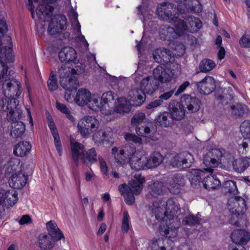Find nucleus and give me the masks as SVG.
Returning a JSON list of instances; mask_svg holds the SVG:
<instances>
[{
	"label": "nucleus",
	"mask_w": 250,
	"mask_h": 250,
	"mask_svg": "<svg viewBox=\"0 0 250 250\" xmlns=\"http://www.w3.org/2000/svg\"><path fill=\"white\" fill-rule=\"evenodd\" d=\"M10 47L0 48V80L3 81L2 88L4 97L0 99V109L7 110H14L16 106V100L13 97L14 94L19 97L21 93L20 83L14 79V72H8L7 62H13V55Z\"/></svg>",
	"instance_id": "obj_1"
},
{
	"label": "nucleus",
	"mask_w": 250,
	"mask_h": 250,
	"mask_svg": "<svg viewBox=\"0 0 250 250\" xmlns=\"http://www.w3.org/2000/svg\"><path fill=\"white\" fill-rule=\"evenodd\" d=\"M162 207L165 209V217L160 226V233L168 238H174L177 235L179 226L177 216L180 213V204L176 199H169L166 202L159 199L157 201V212Z\"/></svg>",
	"instance_id": "obj_2"
},
{
	"label": "nucleus",
	"mask_w": 250,
	"mask_h": 250,
	"mask_svg": "<svg viewBox=\"0 0 250 250\" xmlns=\"http://www.w3.org/2000/svg\"><path fill=\"white\" fill-rule=\"evenodd\" d=\"M136 148L133 145L126 144L120 147H113L111 154L114 156L115 162L122 166L130 163L132 169L136 171L145 169V162L146 157L145 154L137 153Z\"/></svg>",
	"instance_id": "obj_3"
},
{
	"label": "nucleus",
	"mask_w": 250,
	"mask_h": 250,
	"mask_svg": "<svg viewBox=\"0 0 250 250\" xmlns=\"http://www.w3.org/2000/svg\"><path fill=\"white\" fill-rule=\"evenodd\" d=\"M220 153V151L217 149H214L208 152L205 155L203 159V163L208 167L204 168V171L197 169L191 171L189 178L191 185H196L197 182H200L202 177L205 176V172L209 173H213V169L211 167H217L219 164L220 159L219 158L216 159L212 157V155L213 154H216Z\"/></svg>",
	"instance_id": "obj_4"
},
{
	"label": "nucleus",
	"mask_w": 250,
	"mask_h": 250,
	"mask_svg": "<svg viewBox=\"0 0 250 250\" xmlns=\"http://www.w3.org/2000/svg\"><path fill=\"white\" fill-rule=\"evenodd\" d=\"M169 22L173 24L176 28V31L179 35L182 34L185 31H188L190 32L197 31L202 27V22L198 18L190 17L188 20L189 26L182 20L180 19L175 15H170L169 17V13H167Z\"/></svg>",
	"instance_id": "obj_5"
},
{
	"label": "nucleus",
	"mask_w": 250,
	"mask_h": 250,
	"mask_svg": "<svg viewBox=\"0 0 250 250\" xmlns=\"http://www.w3.org/2000/svg\"><path fill=\"white\" fill-rule=\"evenodd\" d=\"M228 207L232 214L229 220L230 223L238 226L239 224L238 217L241 215H243L246 210V201L241 197H233L229 199Z\"/></svg>",
	"instance_id": "obj_6"
},
{
	"label": "nucleus",
	"mask_w": 250,
	"mask_h": 250,
	"mask_svg": "<svg viewBox=\"0 0 250 250\" xmlns=\"http://www.w3.org/2000/svg\"><path fill=\"white\" fill-rule=\"evenodd\" d=\"M61 85L66 90L72 91L77 89L79 82L76 77L70 73V69L65 64L59 69Z\"/></svg>",
	"instance_id": "obj_7"
},
{
	"label": "nucleus",
	"mask_w": 250,
	"mask_h": 250,
	"mask_svg": "<svg viewBox=\"0 0 250 250\" xmlns=\"http://www.w3.org/2000/svg\"><path fill=\"white\" fill-rule=\"evenodd\" d=\"M148 184L146 197L148 201L152 202V205L149 207L148 210L149 215L147 217V223L149 226H152L155 229L156 221V206H155L156 186L153 180L149 182Z\"/></svg>",
	"instance_id": "obj_8"
},
{
	"label": "nucleus",
	"mask_w": 250,
	"mask_h": 250,
	"mask_svg": "<svg viewBox=\"0 0 250 250\" xmlns=\"http://www.w3.org/2000/svg\"><path fill=\"white\" fill-rule=\"evenodd\" d=\"M99 126V122L94 116H86L82 118L78 123V128L82 136L88 138L91 133L96 130Z\"/></svg>",
	"instance_id": "obj_9"
},
{
	"label": "nucleus",
	"mask_w": 250,
	"mask_h": 250,
	"mask_svg": "<svg viewBox=\"0 0 250 250\" xmlns=\"http://www.w3.org/2000/svg\"><path fill=\"white\" fill-rule=\"evenodd\" d=\"M182 179L180 174H177L173 175L172 180L173 183L170 184L168 185V183H170L171 181L169 179L165 178L162 181L157 183V194H160L165 191L167 188L170 193L173 194H178L180 192V188L179 187V182Z\"/></svg>",
	"instance_id": "obj_10"
},
{
	"label": "nucleus",
	"mask_w": 250,
	"mask_h": 250,
	"mask_svg": "<svg viewBox=\"0 0 250 250\" xmlns=\"http://www.w3.org/2000/svg\"><path fill=\"white\" fill-rule=\"evenodd\" d=\"M135 177L136 179L130 180L128 185L123 184L119 187V190L122 195H124L127 191L135 194L136 195L140 194L145 179L144 177L140 175H138V177L136 175Z\"/></svg>",
	"instance_id": "obj_11"
},
{
	"label": "nucleus",
	"mask_w": 250,
	"mask_h": 250,
	"mask_svg": "<svg viewBox=\"0 0 250 250\" xmlns=\"http://www.w3.org/2000/svg\"><path fill=\"white\" fill-rule=\"evenodd\" d=\"M194 159L193 155L188 152L176 154L170 160V165L172 167L186 168L190 167Z\"/></svg>",
	"instance_id": "obj_12"
},
{
	"label": "nucleus",
	"mask_w": 250,
	"mask_h": 250,
	"mask_svg": "<svg viewBox=\"0 0 250 250\" xmlns=\"http://www.w3.org/2000/svg\"><path fill=\"white\" fill-rule=\"evenodd\" d=\"M20 115L17 116L16 113L13 110H10L7 114V119L13 123L12 130L11 135L14 138L20 137L25 130V125L22 122H18L20 119Z\"/></svg>",
	"instance_id": "obj_13"
},
{
	"label": "nucleus",
	"mask_w": 250,
	"mask_h": 250,
	"mask_svg": "<svg viewBox=\"0 0 250 250\" xmlns=\"http://www.w3.org/2000/svg\"><path fill=\"white\" fill-rule=\"evenodd\" d=\"M197 88L200 93L204 94L211 93L216 88L214 79L211 76H206L201 81L196 83Z\"/></svg>",
	"instance_id": "obj_14"
},
{
	"label": "nucleus",
	"mask_w": 250,
	"mask_h": 250,
	"mask_svg": "<svg viewBox=\"0 0 250 250\" xmlns=\"http://www.w3.org/2000/svg\"><path fill=\"white\" fill-rule=\"evenodd\" d=\"M56 23H55L53 20H52L48 26V32L52 35L66 28L67 20L65 16L57 15L56 17Z\"/></svg>",
	"instance_id": "obj_15"
},
{
	"label": "nucleus",
	"mask_w": 250,
	"mask_h": 250,
	"mask_svg": "<svg viewBox=\"0 0 250 250\" xmlns=\"http://www.w3.org/2000/svg\"><path fill=\"white\" fill-rule=\"evenodd\" d=\"M56 241L46 233L40 234L37 238L38 245L41 250H52Z\"/></svg>",
	"instance_id": "obj_16"
},
{
	"label": "nucleus",
	"mask_w": 250,
	"mask_h": 250,
	"mask_svg": "<svg viewBox=\"0 0 250 250\" xmlns=\"http://www.w3.org/2000/svg\"><path fill=\"white\" fill-rule=\"evenodd\" d=\"M169 110L173 119L180 120L185 115L184 105L176 101H172L169 104Z\"/></svg>",
	"instance_id": "obj_17"
},
{
	"label": "nucleus",
	"mask_w": 250,
	"mask_h": 250,
	"mask_svg": "<svg viewBox=\"0 0 250 250\" xmlns=\"http://www.w3.org/2000/svg\"><path fill=\"white\" fill-rule=\"evenodd\" d=\"M181 100L187 106L188 110L190 113L196 112L200 108L201 102L195 97L185 94L182 96Z\"/></svg>",
	"instance_id": "obj_18"
},
{
	"label": "nucleus",
	"mask_w": 250,
	"mask_h": 250,
	"mask_svg": "<svg viewBox=\"0 0 250 250\" xmlns=\"http://www.w3.org/2000/svg\"><path fill=\"white\" fill-rule=\"evenodd\" d=\"M27 180V175L20 172L12 174L9 180V184L14 188H21L25 185Z\"/></svg>",
	"instance_id": "obj_19"
},
{
	"label": "nucleus",
	"mask_w": 250,
	"mask_h": 250,
	"mask_svg": "<svg viewBox=\"0 0 250 250\" xmlns=\"http://www.w3.org/2000/svg\"><path fill=\"white\" fill-rule=\"evenodd\" d=\"M72 157L75 165L77 166L79 164V159L80 154L84 153V146L77 142L74 139H70Z\"/></svg>",
	"instance_id": "obj_20"
},
{
	"label": "nucleus",
	"mask_w": 250,
	"mask_h": 250,
	"mask_svg": "<svg viewBox=\"0 0 250 250\" xmlns=\"http://www.w3.org/2000/svg\"><path fill=\"white\" fill-rule=\"evenodd\" d=\"M232 242L236 244H246L250 239L249 233L242 229L234 230L231 234Z\"/></svg>",
	"instance_id": "obj_21"
},
{
	"label": "nucleus",
	"mask_w": 250,
	"mask_h": 250,
	"mask_svg": "<svg viewBox=\"0 0 250 250\" xmlns=\"http://www.w3.org/2000/svg\"><path fill=\"white\" fill-rule=\"evenodd\" d=\"M59 57L62 62H68L73 61L77 58L76 51L72 47H65L59 53Z\"/></svg>",
	"instance_id": "obj_22"
},
{
	"label": "nucleus",
	"mask_w": 250,
	"mask_h": 250,
	"mask_svg": "<svg viewBox=\"0 0 250 250\" xmlns=\"http://www.w3.org/2000/svg\"><path fill=\"white\" fill-rule=\"evenodd\" d=\"M48 235H50L56 241L60 240L63 238L64 239L62 232L58 227L56 223L53 221H50L46 224Z\"/></svg>",
	"instance_id": "obj_23"
},
{
	"label": "nucleus",
	"mask_w": 250,
	"mask_h": 250,
	"mask_svg": "<svg viewBox=\"0 0 250 250\" xmlns=\"http://www.w3.org/2000/svg\"><path fill=\"white\" fill-rule=\"evenodd\" d=\"M203 184L206 189L210 190L218 188L221 182L216 175L209 174L204 178Z\"/></svg>",
	"instance_id": "obj_24"
},
{
	"label": "nucleus",
	"mask_w": 250,
	"mask_h": 250,
	"mask_svg": "<svg viewBox=\"0 0 250 250\" xmlns=\"http://www.w3.org/2000/svg\"><path fill=\"white\" fill-rule=\"evenodd\" d=\"M130 100L133 102V104L140 106L145 101V94L141 89L135 88L130 91L129 93Z\"/></svg>",
	"instance_id": "obj_25"
},
{
	"label": "nucleus",
	"mask_w": 250,
	"mask_h": 250,
	"mask_svg": "<svg viewBox=\"0 0 250 250\" xmlns=\"http://www.w3.org/2000/svg\"><path fill=\"white\" fill-rule=\"evenodd\" d=\"M160 70L162 72L157 78V80L161 83H167L171 80L174 73L166 65L157 66V71Z\"/></svg>",
	"instance_id": "obj_26"
},
{
	"label": "nucleus",
	"mask_w": 250,
	"mask_h": 250,
	"mask_svg": "<svg viewBox=\"0 0 250 250\" xmlns=\"http://www.w3.org/2000/svg\"><path fill=\"white\" fill-rule=\"evenodd\" d=\"M91 95L88 90L81 88L78 91L74 100L77 104L83 106L87 104Z\"/></svg>",
	"instance_id": "obj_27"
},
{
	"label": "nucleus",
	"mask_w": 250,
	"mask_h": 250,
	"mask_svg": "<svg viewBox=\"0 0 250 250\" xmlns=\"http://www.w3.org/2000/svg\"><path fill=\"white\" fill-rule=\"evenodd\" d=\"M7 198H8L7 202L9 205L13 206L18 201V193L16 191L10 192L9 191L7 192L3 189H0V205L2 204Z\"/></svg>",
	"instance_id": "obj_28"
},
{
	"label": "nucleus",
	"mask_w": 250,
	"mask_h": 250,
	"mask_svg": "<svg viewBox=\"0 0 250 250\" xmlns=\"http://www.w3.org/2000/svg\"><path fill=\"white\" fill-rule=\"evenodd\" d=\"M116 111L117 113H128L131 109L130 102L125 98H119L115 104Z\"/></svg>",
	"instance_id": "obj_29"
},
{
	"label": "nucleus",
	"mask_w": 250,
	"mask_h": 250,
	"mask_svg": "<svg viewBox=\"0 0 250 250\" xmlns=\"http://www.w3.org/2000/svg\"><path fill=\"white\" fill-rule=\"evenodd\" d=\"M31 148V146L28 142H20L15 146L14 153L18 156L23 157L30 151Z\"/></svg>",
	"instance_id": "obj_30"
},
{
	"label": "nucleus",
	"mask_w": 250,
	"mask_h": 250,
	"mask_svg": "<svg viewBox=\"0 0 250 250\" xmlns=\"http://www.w3.org/2000/svg\"><path fill=\"white\" fill-rule=\"evenodd\" d=\"M157 54L159 56V58L157 57V62L161 63V65L167 64L170 62L171 53L169 49L165 48H157Z\"/></svg>",
	"instance_id": "obj_31"
},
{
	"label": "nucleus",
	"mask_w": 250,
	"mask_h": 250,
	"mask_svg": "<svg viewBox=\"0 0 250 250\" xmlns=\"http://www.w3.org/2000/svg\"><path fill=\"white\" fill-rule=\"evenodd\" d=\"M82 159L84 164H92L97 161V152L94 148H92L85 151L82 155Z\"/></svg>",
	"instance_id": "obj_32"
},
{
	"label": "nucleus",
	"mask_w": 250,
	"mask_h": 250,
	"mask_svg": "<svg viewBox=\"0 0 250 250\" xmlns=\"http://www.w3.org/2000/svg\"><path fill=\"white\" fill-rule=\"evenodd\" d=\"M215 66L216 63L213 60L204 59L200 62L199 69L201 72L208 73L212 70Z\"/></svg>",
	"instance_id": "obj_33"
},
{
	"label": "nucleus",
	"mask_w": 250,
	"mask_h": 250,
	"mask_svg": "<svg viewBox=\"0 0 250 250\" xmlns=\"http://www.w3.org/2000/svg\"><path fill=\"white\" fill-rule=\"evenodd\" d=\"M232 164L234 170L239 173L243 172L249 166L248 160L242 158L235 160Z\"/></svg>",
	"instance_id": "obj_34"
},
{
	"label": "nucleus",
	"mask_w": 250,
	"mask_h": 250,
	"mask_svg": "<svg viewBox=\"0 0 250 250\" xmlns=\"http://www.w3.org/2000/svg\"><path fill=\"white\" fill-rule=\"evenodd\" d=\"M115 104H101L99 109L105 115H113L116 113Z\"/></svg>",
	"instance_id": "obj_35"
},
{
	"label": "nucleus",
	"mask_w": 250,
	"mask_h": 250,
	"mask_svg": "<svg viewBox=\"0 0 250 250\" xmlns=\"http://www.w3.org/2000/svg\"><path fill=\"white\" fill-rule=\"evenodd\" d=\"M56 107L62 113L64 114L71 122H74L75 121V119L72 115L71 109L59 102H56Z\"/></svg>",
	"instance_id": "obj_36"
},
{
	"label": "nucleus",
	"mask_w": 250,
	"mask_h": 250,
	"mask_svg": "<svg viewBox=\"0 0 250 250\" xmlns=\"http://www.w3.org/2000/svg\"><path fill=\"white\" fill-rule=\"evenodd\" d=\"M108 136L106 133L102 130H99L95 132L93 135V140L97 145L100 144L104 143L108 140Z\"/></svg>",
	"instance_id": "obj_37"
},
{
	"label": "nucleus",
	"mask_w": 250,
	"mask_h": 250,
	"mask_svg": "<svg viewBox=\"0 0 250 250\" xmlns=\"http://www.w3.org/2000/svg\"><path fill=\"white\" fill-rule=\"evenodd\" d=\"M99 97L97 95H93L90 96L88 102L87 104L88 107L93 110H98L101 105V101H99Z\"/></svg>",
	"instance_id": "obj_38"
},
{
	"label": "nucleus",
	"mask_w": 250,
	"mask_h": 250,
	"mask_svg": "<svg viewBox=\"0 0 250 250\" xmlns=\"http://www.w3.org/2000/svg\"><path fill=\"white\" fill-rule=\"evenodd\" d=\"M116 97V94L112 91L104 92L101 96V104H115L114 100Z\"/></svg>",
	"instance_id": "obj_39"
},
{
	"label": "nucleus",
	"mask_w": 250,
	"mask_h": 250,
	"mask_svg": "<svg viewBox=\"0 0 250 250\" xmlns=\"http://www.w3.org/2000/svg\"><path fill=\"white\" fill-rule=\"evenodd\" d=\"M20 160L16 158H12L8 162L5 171L6 173H14L19 167Z\"/></svg>",
	"instance_id": "obj_40"
},
{
	"label": "nucleus",
	"mask_w": 250,
	"mask_h": 250,
	"mask_svg": "<svg viewBox=\"0 0 250 250\" xmlns=\"http://www.w3.org/2000/svg\"><path fill=\"white\" fill-rule=\"evenodd\" d=\"M183 224L188 226H194L200 222L199 218L193 215L189 214L186 216L183 220Z\"/></svg>",
	"instance_id": "obj_41"
},
{
	"label": "nucleus",
	"mask_w": 250,
	"mask_h": 250,
	"mask_svg": "<svg viewBox=\"0 0 250 250\" xmlns=\"http://www.w3.org/2000/svg\"><path fill=\"white\" fill-rule=\"evenodd\" d=\"M240 131L244 138L250 137V121H245L241 124Z\"/></svg>",
	"instance_id": "obj_42"
},
{
	"label": "nucleus",
	"mask_w": 250,
	"mask_h": 250,
	"mask_svg": "<svg viewBox=\"0 0 250 250\" xmlns=\"http://www.w3.org/2000/svg\"><path fill=\"white\" fill-rule=\"evenodd\" d=\"M129 219L130 217L127 211H125L121 227L122 231L124 233L127 232L129 229Z\"/></svg>",
	"instance_id": "obj_43"
},
{
	"label": "nucleus",
	"mask_w": 250,
	"mask_h": 250,
	"mask_svg": "<svg viewBox=\"0 0 250 250\" xmlns=\"http://www.w3.org/2000/svg\"><path fill=\"white\" fill-rule=\"evenodd\" d=\"M231 114L235 117L242 116L244 112V106L241 104H236L231 106Z\"/></svg>",
	"instance_id": "obj_44"
},
{
	"label": "nucleus",
	"mask_w": 250,
	"mask_h": 250,
	"mask_svg": "<svg viewBox=\"0 0 250 250\" xmlns=\"http://www.w3.org/2000/svg\"><path fill=\"white\" fill-rule=\"evenodd\" d=\"M156 89V79L155 77H153V80H150V82L148 83L147 86L144 90H142L144 93H145L148 94H152Z\"/></svg>",
	"instance_id": "obj_45"
},
{
	"label": "nucleus",
	"mask_w": 250,
	"mask_h": 250,
	"mask_svg": "<svg viewBox=\"0 0 250 250\" xmlns=\"http://www.w3.org/2000/svg\"><path fill=\"white\" fill-rule=\"evenodd\" d=\"M145 114L143 112H139L135 114L131 119V125H138L144 121L145 119Z\"/></svg>",
	"instance_id": "obj_46"
},
{
	"label": "nucleus",
	"mask_w": 250,
	"mask_h": 250,
	"mask_svg": "<svg viewBox=\"0 0 250 250\" xmlns=\"http://www.w3.org/2000/svg\"><path fill=\"white\" fill-rule=\"evenodd\" d=\"M168 114L167 112L163 113L159 115L157 118V122L159 121L162 126L167 127L170 125V123L168 120Z\"/></svg>",
	"instance_id": "obj_47"
},
{
	"label": "nucleus",
	"mask_w": 250,
	"mask_h": 250,
	"mask_svg": "<svg viewBox=\"0 0 250 250\" xmlns=\"http://www.w3.org/2000/svg\"><path fill=\"white\" fill-rule=\"evenodd\" d=\"M136 131L137 134L139 136L147 137L151 136V131L148 126H141L136 128Z\"/></svg>",
	"instance_id": "obj_48"
},
{
	"label": "nucleus",
	"mask_w": 250,
	"mask_h": 250,
	"mask_svg": "<svg viewBox=\"0 0 250 250\" xmlns=\"http://www.w3.org/2000/svg\"><path fill=\"white\" fill-rule=\"evenodd\" d=\"M145 168H152L156 166V154L153 153L148 160L145 162Z\"/></svg>",
	"instance_id": "obj_49"
},
{
	"label": "nucleus",
	"mask_w": 250,
	"mask_h": 250,
	"mask_svg": "<svg viewBox=\"0 0 250 250\" xmlns=\"http://www.w3.org/2000/svg\"><path fill=\"white\" fill-rule=\"evenodd\" d=\"M224 186L229 193H234L237 190L236 182L234 181H227L224 182Z\"/></svg>",
	"instance_id": "obj_50"
},
{
	"label": "nucleus",
	"mask_w": 250,
	"mask_h": 250,
	"mask_svg": "<svg viewBox=\"0 0 250 250\" xmlns=\"http://www.w3.org/2000/svg\"><path fill=\"white\" fill-rule=\"evenodd\" d=\"M174 92L175 90L173 89L170 91L165 92L161 95L159 97V99L157 100V106L162 104L164 100H167L169 99L173 95V94L175 93Z\"/></svg>",
	"instance_id": "obj_51"
},
{
	"label": "nucleus",
	"mask_w": 250,
	"mask_h": 250,
	"mask_svg": "<svg viewBox=\"0 0 250 250\" xmlns=\"http://www.w3.org/2000/svg\"><path fill=\"white\" fill-rule=\"evenodd\" d=\"M47 85L50 91H55L58 88L57 82L54 75H50L47 81Z\"/></svg>",
	"instance_id": "obj_52"
},
{
	"label": "nucleus",
	"mask_w": 250,
	"mask_h": 250,
	"mask_svg": "<svg viewBox=\"0 0 250 250\" xmlns=\"http://www.w3.org/2000/svg\"><path fill=\"white\" fill-rule=\"evenodd\" d=\"M125 139L126 141L132 142L136 144H141L142 140L140 138L134 134L127 133L125 135Z\"/></svg>",
	"instance_id": "obj_53"
},
{
	"label": "nucleus",
	"mask_w": 250,
	"mask_h": 250,
	"mask_svg": "<svg viewBox=\"0 0 250 250\" xmlns=\"http://www.w3.org/2000/svg\"><path fill=\"white\" fill-rule=\"evenodd\" d=\"M239 43L243 47H250V34L244 35L240 40Z\"/></svg>",
	"instance_id": "obj_54"
},
{
	"label": "nucleus",
	"mask_w": 250,
	"mask_h": 250,
	"mask_svg": "<svg viewBox=\"0 0 250 250\" xmlns=\"http://www.w3.org/2000/svg\"><path fill=\"white\" fill-rule=\"evenodd\" d=\"M50 117H51L50 115H48L47 116V118L48 119V125L51 131L54 139H56L58 138V133L57 132V129L55 127V125L54 122L51 120V119L49 118Z\"/></svg>",
	"instance_id": "obj_55"
},
{
	"label": "nucleus",
	"mask_w": 250,
	"mask_h": 250,
	"mask_svg": "<svg viewBox=\"0 0 250 250\" xmlns=\"http://www.w3.org/2000/svg\"><path fill=\"white\" fill-rule=\"evenodd\" d=\"M69 68L70 69V73L73 75L81 74L84 72L85 70V66L82 63L78 64L73 68Z\"/></svg>",
	"instance_id": "obj_56"
},
{
	"label": "nucleus",
	"mask_w": 250,
	"mask_h": 250,
	"mask_svg": "<svg viewBox=\"0 0 250 250\" xmlns=\"http://www.w3.org/2000/svg\"><path fill=\"white\" fill-rule=\"evenodd\" d=\"M125 197V203L128 205H131L135 202V194L127 191L124 195H122Z\"/></svg>",
	"instance_id": "obj_57"
},
{
	"label": "nucleus",
	"mask_w": 250,
	"mask_h": 250,
	"mask_svg": "<svg viewBox=\"0 0 250 250\" xmlns=\"http://www.w3.org/2000/svg\"><path fill=\"white\" fill-rule=\"evenodd\" d=\"M98 160L100 164V168L102 172L105 175H107L108 174V168L106 165V163L104 159V158L101 156H99Z\"/></svg>",
	"instance_id": "obj_58"
},
{
	"label": "nucleus",
	"mask_w": 250,
	"mask_h": 250,
	"mask_svg": "<svg viewBox=\"0 0 250 250\" xmlns=\"http://www.w3.org/2000/svg\"><path fill=\"white\" fill-rule=\"evenodd\" d=\"M8 27L3 18L0 17V36H3L7 31Z\"/></svg>",
	"instance_id": "obj_59"
},
{
	"label": "nucleus",
	"mask_w": 250,
	"mask_h": 250,
	"mask_svg": "<svg viewBox=\"0 0 250 250\" xmlns=\"http://www.w3.org/2000/svg\"><path fill=\"white\" fill-rule=\"evenodd\" d=\"M189 85L190 83L188 81L185 82L179 86L177 90L174 92V95L175 96H178L179 95L184 92L186 88L189 86Z\"/></svg>",
	"instance_id": "obj_60"
},
{
	"label": "nucleus",
	"mask_w": 250,
	"mask_h": 250,
	"mask_svg": "<svg viewBox=\"0 0 250 250\" xmlns=\"http://www.w3.org/2000/svg\"><path fill=\"white\" fill-rule=\"evenodd\" d=\"M32 222V220L28 215H24L21 217L19 221L20 225H22L25 224H29Z\"/></svg>",
	"instance_id": "obj_61"
},
{
	"label": "nucleus",
	"mask_w": 250,
	"mask_h": 250,
	"mask_svg": "<svg viewBox=\"0 0 250 250\" xmlns=\"http://www.w3.org/2000/svg\"><path fill=\"white\" fill-rule=\"evenodd\" d=\"M150 80H153V77H147L145 79H143L141 82L140 84V87L141 89L142 90H144V88L146 87V86H147V85L148 84L149 82H150Z\"/></svg>",
	"instance_id": "obj_62"
},
{
	"label": "nucleus",
	"mask_w": 250,
	"mask_h": 250,
	"mask_svg": "<svg viewBox=\"0 0 250 250\" xmlns=\"http://www.w3.org/2000/svg\"><path fill=\"white\" fill-rule=\"evenodd\" d=\"M54 140L56 149L59 154V155L61 156L62 155V145L60 141V137L59 134L58 135V138L56 139H54Z\"/></svg>",
	"instance_id": "obj_63"
},
{
	"label": "nucleus",
	"mask_w": 250,
	"mask_h": 250,
	"mask_svg": "<svg viewBox=\"0 0 250 250\" xmlns=\"http://www.w3.org/2000/svg\"><path fill=\"white\" fill-rule=\"evenodd\" d=\"M249 143L250 144V137L244 138V139L242 144L240 145V146H242L244 149H246L249 146Z\"/></svg>",
	"instance_id": "obj_64"
}]
</instances>
